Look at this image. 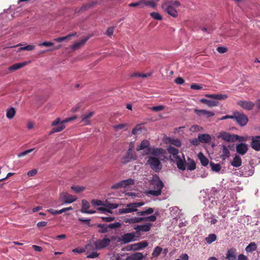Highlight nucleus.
I'll return each instance as SVG.
<instances>
[{"mask_svg":"<svg viewBox=\"0 0 260 260\" xmlns=\"http://www.w3.org/2000/svg\"><path fill=\"white\" fill-rule=\"evenodd\" d=\"M216 50L220 53H224L228 51V48L225 47H218Z\"/></svg>","mask_w":260,"mask_h":260,"instance_id":"nucleus-59","label":"nucleus"},{"mask_svg":"<svg viewBox=\"0 0 260 260\" xmlns=\"http://www.w3.org/2000/svg\"><path fill=\"white\" fill-rule=\"evenodd\" d=\"M225 258L228 260H236L237 259V252L236 249L234 248H232L229 249L226 253Z\"/></svg>","mask_w":260,"mask_h":260,"instance_id":"nucleus-24","label":"nucleus"},{"mask_svg":"<svg viewBox=\"0 0 260 260\" xmlns=\"http://www.w3.org/2000/svg\"><path fill=\"white\" fill-rule=\"evenodd\" d=\"M150 109L153 111L158 112L163 110L165 109V107L162 105H159L152 107Z\"/></svg>","mask_w":260,"mask_h":260,"instance_id":"nucleus-52","label":"nucleus"},{"mask_svg":"<svg viewBox=\"0 0 260 260\" xmlns=\"http://www.w3.org/2000/svg\"><path fill=\"white\" fill-rule=\"evenodd\" d=\"M89 39V37H86L82 40H80V41H78L75 44H74L72 46L71 48L73 50H76L81 46H83L85 43L87 41V40Z\"/></svg>","mask_w":260,"mask_h":260,"instance_id":"nucleus-32","label":"nucleus"},{"mask_svg":"<svg viewBox=\"0 0 260 260\" xmlns=\"http://www.w3.org/2000/svg\"><path fill=\"white\" fill-rule=\"evenodd\" d=\"M241 158L239 155H236L231 162V165L234 167L238 168L241 166Z\"/></svg>","mask_w":260,"mask_h":260,"instance_id":"nucleus-33","label":"nucleus"},{"mask_svg":"<svg viewBox=\"0 0 260 260\" xmlns=\"http://www.w3.org/2000/svg\"><path fill=\"white\" fill-rule=\"evenodd\" d=\"M144 6H149L151 8L155 9L156 7V4L152 1H148L145 0V3H144Z\"/></svg>","mask_w":260,"mask_h":260,"instance_id":"nucleus-48","label":"nucleus"},{"mask_svg":"<svg viewBox=\"0 0 260 260\" xmlns=\"http://www.w3.org/2000/svg\"><path fill=\"white\" fill-rule=\"evenodd\" d=\"M234 119L241 126L245 125L248 122V118L242 113L236 112L234 113Z\"/></svg>","mask_w":260,"mask_h":260,"instance_id":"nucleus-7","label":"nucleus"},{"mask_svg":"<svg viewBox=\"0 0 260 260\" xmlns=\"http://www.w3.org/2000/svg\"><path fill=\"white\" fill-rule=\"evenodd\" d=\"M136 235L134 233L124 234L121 236L119 241H121L123 243H128L131 241H135Z\"/></svg>","mask_w":260,"mask_h":260,"instance_id":"nucleus-14","label":"nucleus"},{"mask_svg":"<svg viewBox=\"0 0 260 260\" xmlns=\"http://www.w3.org/2000/svg\"><path fill=\"white\" fill-rule=\"evenodd\" d=\"M60 197L66 203H72L76 200V198L74 196L66 192L61 193Z\"/></svg>","mask_w":260,"mask_h":260,"instance_id":"nucleus-19","label":"nucleus"},{"mask_svg":"<svg viewBox=\"0 0 260 260\" xmlns=\"http://www.w3.org/2000/svg\"><path fill=\"white\" fill-rule=\"evenodd\" d=\"M126 126H127V124H126V123H120L119 124L114 125L113 128L115 130H118V129H121L124 128L125 127H126Z\"/></svg>","mask_w":260,"mask_h":260,"instance_id":"nucleus-54","label":"nucleus"},{"mask_svg":"<svg viewBox=\"0 0 260 260\" xmlns=\"http://www.w3.org/2000/svg\"><path fill=\"white\" fill-rule=\"evenodd\" d=\"M250 146L255 151L260 150V136L252 137Z\"/></svg>","mask_w":260,"mask_h":260,"instance_id":"nucleus-15","label":"nucleus"},{"mask_svg":"<svg viewBox=\"0 0 260 260\" xmlns=\"http://www.w3.org/2000/svg\"><path fill=\"white\" fill-rule=\"evenodd\" d=\"M145 3V0H140L138 2L136 3H132L128 4V7H140L141 8H144V3Z\"/></svg>","mask_w":260,"mask_h":260,"instance_id":"nucleus-41","label":"nucleus"},{"mask_svg":"<svg viewBox=\"0 0 260 260\" xmlns=\"http://www.w3.org/2000/svg\"><path fill=\"white\" fill-rule=\"evenodd\" d=\"M188 162L186 164L187 169L190 171L195 170L196 168V164L194 161L190 158H188Z\"/></svg>","mask_w":260,"mask_h":260,"instance_id":"nucleus-37","label":"nucleus"},{"mask_svg":"<svg viewBox=\"0 0 260 260\" xmlns=\"http://www.w3.org/2000/svg\"><path fill=\"white\" fill-rule=\"evenodd\" d=\"M194 112L199 116L204 115L206 118H207L212 117L215 115V113L213 112L207 111L206 110H198L195 109H194Z\"/></svg>","mask_w":260,"mask_h":260,"instance_id":"nucleus-20","label":"nucleus"},{"mask_svg":"<svg viewBox=\"0 0 260 260\" xmlns=\"http://www.w3.org/2000/svg\"><path fill=\"white\" fill-rule=\"evenodd\" d=\"M27 64L26 62H23L20 63H16L14 64L13 65L9 67V70L10 71H14L15 70H18L25 65Z\"/></svg>","mask_w":260,"mask_h":260,"instance_id":"nucleus-35","label":"nucleus"},{"mask_svg":"<svg viewBox=\"0 0 260 260\" xmlns=\"http://www.w3.org/2000/svg\"><path fill=\"white\" fill-rule=\"evenodd\" d=\"M94 115V112L90 111L87 113L82 114L81 116V122L84 123V125L90 124V118Z\"/></svg>","mask_w":260,"mask_h":260,"instance_id":"nucleus-17","label":"nucleus"},{"mask_svg":"<svg viewBox=\"0 0 260 260\" xmlns=\"http://www.w3.org/2000/svg\"><path fill=\"white\" fill-rule=\"evenodd\" d=\"M76 35V32H74V33L70 34L69 35H67L66 36L55 38L54 39V41H55L56 42H61L62 41H66V40L70 39V38L72 37H74Z\"/></svg>","mask_w":260,"mask_h":260,"instance_id":"nucleus-36","label":"nucleus"},{"mask_svg":"<svg viewBox=\"0 0 260 260\" xmlns=\"http://www.w3.org/2000/svg\"><path fill=\"white\" fill-rule=\"evenodd\" d=\"M200 102L202 103L206 104L209 107L216 106L218 104V102L217 101L209 100L206 99H201Z\"/></svg>","mask_w":260,"mask_h":260,"instance_id":"nucleus-34","label":"nucleus"},{"mask_svg":"<svg viewBox=\"0 0 260 260\" xmlns=\"http://www.w3.org/2000/svg\"><path fill=\"white\" fill-rule=\"evenodd\" d=\"M85 251L84 248L82 247H78L77 248L72 250V252L74 253H81Z\"/></svg>","mask_w":260,"mask_h":260,"instance_id":"nucleus-58","label":"nucleus"},{"mask_svg":"<svg viewBox=\"0 0 260 260\" xmlns=\"http://www.w3.org/2000/svg\"><path fill=\"white\" fill-rule=\"evenodd\" d=\"M71 189L73 190H74V191L76 192V193H79V192H81L82 191H83L84 189V187H80V186H72L71 187Z\"/></svg>","mask_w":260,"mask_h":260,"instance_id":"nucleus-53","label":"nucleus"},{"mask_svg":"<svg viewBox=\"0 0 260 260\" xmlns=\"http://www.w3.org/2000/svg\"><path fill=\"white\" fill-rule=\"evenodd\" d=\"M190 88L194 90H201L203 89V87L199 84L193 83L191 85Z\"/></svg>","mask_w":260,"mask_h":260,"instance_id":"nucleus-56","label":"nucleus"},{"mask_svg":"<svg viewBox=\"0 0 260 260\" xmlns=\"http://www.w3.org/2000/svg\"><path fill=\"white\" fill-rule=\"evenodd\" d=\"M38 172V170L36 169H34L31 171H29L27 172V175L29 177L34 176L36 174H37Z\"/></svg>","mask_w":260,"mask_h":260,"instance_id":"nucleus-64","label":"nucleus"},{"mask_svg":"<svg viewBox=\"0 0 260 260\" xmlns=\"http://www.w3.org/2000/svg\"><path fill=\"white\" fill-rule=\"evenodd\" d=\"M150 16L155 20H161L162 17L158 12H152L150 14Z\"/></svg>","mask_w":260,"mask_h":260,"instance_id":"nucleus-46","label":"nucleus"},{"mask_svg":"<svg viewBox=\"0 0 260 260\" xmlns=\"http://www.w3.org/2000/svg\"><path fill=\"white\" fill-rule=\"evenodd\" d=\"M144 258V255L141 252H136L127 256L125 260H141Z\"/></svg>","mask_w":260,"mask_h":260,"instance_id":"nucleus-26","label":"nucleus"},{"mask_svg":"<svg viewBox=\"0 0 260 260\" xmlns=\"http://www.w3.org/2000/svg\"><path fill=\"white\" fill-rule=\"evenodd\" d=\"M148 246V243L146 241H141L138 243L133 244L132 248L135 250H140Z\"/></svg>","mask_w":260,"mask_h":260,"instance_id":"nucleus-28","label":"nucleus"},{"mask_svg":"<svg viewBox=\"0 0 260 260\" xmlns=\"http://www.w3.org/2000/svg\"><path fill=\"white\" fill-rule=\"evenodd\" d=\"M238 105L244 109L247 110H252L254 106V104L250 101H240L238 103Z\"/></svg>","mask_w":260,"mask_h":260,"instance_id":"nucleus-22","label":"nucleus"},{"mask_svg":"<svg viewBox=\"0 0 260 260\" xmlns=\"http://www.w3.org/2000/svg\"><path fill=\"white\" fill-rule=\"evenodd\" d=\"M34 150H35V148H31V149H28L23 152L18 153L17 156L18 157H21L24 156L28 154V153L32 152Z\"/></svg>","mask_w":260,"mask_h":260,"instance_id":"nucleus-50","label":"nucleus"},{"mask_svg":"<svg viewBox=\"0 0 260 260\" xmlns=\"http://www.w3.org/2000/svg\"><path fill=\"white\" fill-rule=\"evenodd\" d=\"M152 224L150 223H147L143 225H138L134 229L136 230L135 234L136 235L140 234L141 232H147L150 230Z\"/></svg>","mask_w":260,"mask_h":260,"instance_id":"nucleus-13","label":"nucleus"},{"mask_svg":"<svg viewBox=\"0 0 260 260\" xmlns=\"http://www.w3.org/2000/svg\"><path fill=\"white\" fill-rule=\"evenodd\" d=\"M77 118V116H74L71 117H69L68 118H66L62 121H61L60 124H59V126L57 127H54L52 131L50 132V135H51L54 133L59 132L62 131L64 128L65 125H64V123L68 122L69 121H72L73 120L76 119Z\"/></svg>","mask_w":260,"mask_h":260,"instance_id":"nucleus-10","label":"nucleus"},{"mask_svg":"<svg viewBox=\"0 0 260 260\" xmlns=\"http://www.w3.org/2000/svg\"><path fill=\"white\" fill-rule=\"evenodd\" d=\"M154 210L152 208H149L144 211H137V215L141 217H134V223H140L146 221L145 216L153 213Z\"/></svg>","mask_w":260,"mask_h":260,"instance_id":"nucleus-5","label":"nucleus"},{"mask_svg":"<svg viewBox=\"0 0 260 260\" xmlns=\"http://www.w3.org/2000/svg\"><path fill=\"white\" fill-rule=\"evenodd\" d=\"M174 162L176 163L178 168L180 170L184 171L185 170L186 161L185 158H183L182 159L181 157L178 159L175 160Z\"/></svg>","mask_w":260,"mask_h":260,"instance_id":"nucleus-30","label":"nucleus"},{"mask_svg":"<svg viewBox=\"0 0 260 260\" xmlns=\"http://www.w3.org/2000/svg\"><path fill=\"white\" fill-rule=\"evenodd\" d=\"M146 164L156 173L159 172L162 168L159 158L155 156H148Z\"/></svg>","mask_w":260,"mask_h":260,"instance_id":"nucleus-2","label":"nucleus"},{"mask_svg":"<svg viewBox=\"0 0 260 260\" xmlns=\"http://www.w3.org/2000/svg\"><path fill=\"white\" fill-rule=\"evenodd\" d=\"M216 235L214 234H209L208 236L205 238V241L208 244H211L216 241Z\"/></svg>","mask_w":260,"mask_h":260,"instance_id":"nucleus-42","label":"nucleus"},{"mask_svg":"<svg viewBox=\"0 0 260 260\" xmlns=\"http://www.w3.org/2000/svg\"><path fill=\"white\" fill-rule=\"evenodd\" d=\"M150 144L149 141L144 140L141 142L140 146L137 147L136 150L139 151L141 150L147 149V152H148L149 151V148H150Z\"/></svg>","mask_w":260,"mask_h":260,"instance_id":"nucleus-25","label":"nucleus"},{"mask_svg":"<svg viewBox=\"0 0 260 260\" xmlns=\"http://www.w3.org/2000/svg\"><path fill=\"white\" fill-rule=\"evenodd\" d=\"M150 76V74L140 73H134L132 74L130 76L131 77H142V78H147L148 76Z\"/></svg>","mask_w":260,"mask_h":260,"instance_id":"nucleus-45","label":"nucleus"},{"mask_svg":"<svg viewBox=\"0 0 260 260\" xmlns=\"http://www.w3.org/2000/svg\"><path fill=\"white\" fill-rule=\"evenodd\" d=\"M133 145H129L128 150L122 158L121 161L123 164H125L137 159V156L136 152L133 151Z\"/></svg>","mask_w":260,"mask_h":260,"instance_id":"nucleus-4","label":"nucleus"},{"mask_svg":"<svg viewBox=\"0 0 260 260\" xmlns=\"http://www.w3.org/2000/svg\"><path fill=\"white\" fill-rule=\"evenodd\" d=\"M111 243V240L106 236L103 239L97 240L95 243V246L97 249H101L108 246Z\"/></svg>","mask_w":260,"mask_h":260,"instance_id":"nucleus-9","label":"nucleus"},{"mask_svg":"<svg viewBox=\"0 0 260 260\" xmlns=\"http://www.w3.org/2000/svg\"><path fill=\"white\" fill-rule=\"evenodd\" d=\"M180 6V3L177 1L166 0L162 2L161 8L168 15L173 18H177L178 16L177 9Z\"/></svg>","mask_w":260,"mask_h":260,"instance_id":"nucleus-1","label":"nucleus"},{"mask_svg":"<svg viewBox=\"0 0 260 260\" xmlns=\"http://www.w3.org/2000/svg\"><path fill=\"white\" fill-rule=\"evenodd\" d=\"M16 114V111L14 108H11L7 110L6 116L8 119H12Z\"/></svg>","mask_w":260,"mask_h":260,"instance_id":"nucleus-43","label":"nucleus"},{"mask_svg":"<svg viewBox=\"0 0 260 260\" xmlns=\"http://www.w3.org/2000/svg\"><path fill=\"white\" fill-rule=\"evenodd\" d=\"M207 98L218 100H223L228 98L226 94H207L205 95Z\"/></svg>","mask_w":260,"mask_h":260,"instance_id":"nucleus-27","label":"nucleus"},{"mask_svg":"<svg viewBox=\"0 0 260 260\" xmlns=\"http://www.w3.org/2000/svg\"><path fill=\"white\" fill-rule=\"evenodd\" d=\"M175 82L178 85H181L184 83V80L181 77H177L175 79Z\"/></svg>","mask_w":260,"mask_h":260,"instance_id":"nucleus-63","label":"nucleus"},{"mask_svg":"<svg viewBox=\"0 0 260 260\" xmlns=\"http://www.w3.org/2000/svg\"><path fill=\"white\" fill-rule=\"evenodd\" d=\"M142 128L141 124H137L136 127L133 129L132 132V134L134 135H137L138 133L142 130Z\"/></svg>","mask_w":260,"mask_h":260,"instance_id":"nucleus-47","label":"nucleus"},{"mask_svg":"<svg viewBox=\"0 0 260 260\" xmlns=\"http://www.w3.org/2000/svg\"><path fill=\"white\" fill-rule=\"evenodd\" d=\"M221 148L222 153L220 155V158L222 160H224L230 156V152L228 147L225 145H222Z\"/></svg>","mask_w":260,"mask_h":260,"instance_id":"nucleus-31","label":"nucleus"},{"mask_svg":"<svg viewBox=\"0 0 260 260\" xmlns=\"http://www.w3.org/2000/svg\"><path fill=\"white\" fill-rule=\"evenodd\" d=\"M210 165L213 171L218 172L221 170V166L219 164H214L213 162L211 161Z\"/></svg>","mask_w":260,"mask_h":260,"instance_id":"nucleus-44","label":"nucleus"},{"mask_svg":"<svg viewBox=\"0 0 260 260\" xmlns=\"http://www.w3.org/2000/svg\"><path fill=\"white\" fill-rule=\"evenodd\" d=\"M82 203V208L80 210L81 213L87 214H93L95 213V211L88 210L90 207V205L87 201L83 200Z\"/></svg>","mask_w":260,"mask_h":260,"instance_id":"nucleus-21","label":"nucleus"},{"mask_svg":"<svg viewBox=\"0 0 260 260\" xmlns=\"http://www.w3.org/2000/svg\"><path fill=\"white\" fill-rule=\"evenodd\" d=\"M164 184L161 181L159 180L155 182V188L156 189L149 190L148 193L154 196H158L161 193V189L163 188Z\"/></svg>","mask_w":260,"mask_h":260,"instance_id":"nucleus-11","label":"nucleus"},{"mask_svg":"<svg viewBox=\"0 0 260 260\" xmlns=\"http://www.w3.org/2000/svg\"><path fill=\"white\" fill-rule=\"evenodd\" d=\"M135 183L134 180L132 179H127L116 183L111 186V189H117L122 188H125L127 186L134 185Z\"/></svg>","mask_w":260,"mask_h":260,"instance_id":"nucleus-8","label":"nucleus"},{"mask_svg":"<svg viewBox=\"0 0 260 260\" xmlns=\"http://www.w3.org/2000/svg\"><path fill=\"white\" fill-rule=\"evenodd\" d=\"M137 211L138 209L135 208L132 203L126 204L125 208L119 209L118 210L119 213L121 214Z\"/></svg>","mask_w":260,"mask_h":260,"instance_id":"nucleus-18","label":"nucleus"},{"mask_svg":"<svg viewBox=\"0 0 260 260\" xmlns=\"http://www.w3.org/2000/svg\"><path fill=\"white\" fill-rule=\"evenodd\" d=\"M162 250H163L162 248L161 247H160V246H157L155 247L152 252V257L156 258L157 256H158L160 254Z\"/></svg>","mask_w":260,"mask_h":260,"instance_id":"nucleus-40","label":"nucleus"},{"mask_svg":"<svg viewBox=\"0 0 260 260\" xmlns=\"http://www.w3.org/2000/svg\"><path fill=\"white\" fill-rule=\"evenodd\" d=\"M146 221H155L156 219V217L154 215H152L148 216H145Z\"/></svg>","mask_w":260,"mask_h":260,"instance_id":"nucleus-57","label":"nucleus"},{"mask_svg":"<svg viewBox=\"0 0 260 260\" xmlns=\"http://www.w3.org/2000/svg\"><path fill=\"white\" fill-rule=\"evenodd\" d=\"M105 206L108 208V209H116L118 207V205L117 204L111 203L109 202H106Z\"/></svg>","mask_w":260,"mask_h":260,"instance_id":"nucleus-49","label":"nucleus"},{"mask_svg":"<svg viewBox=\"0 0 260 260\" xmlns=\"http://www.w3.org/2000/svg\"><path fill=\"white\" fill-rule=\"evenodd\" d=\"M35 48V46L33 45H28L24 47H22L19 48V50H27L31 51Z\"/></svg>","mask_w":260,"mask_h":260,"instance_id":"nucleus-51","label":"nucleus"},{"mask_svg":"<svg viewBox=\"0 0 260 260\" xmlns=\"http://www.w3.org/2000/svg\"><path fill=\"white\" fill-rule=\"evenodd\" d=\"M164 150L163 149L160 148H156L151 149L149 148V151L148 152H145L146 155L150 154L151 156H155L157 158H159L160 155L164 152Z\"/></svg>","mask_w":260,"mask_h":260,"instance_id":"nucleus-16","label":"nucleus"},{"mask_svg":"<svg viewBox=\"0 0 260 260\" xmlns=\"http://www.w3.org/2000/svg\"><path fill=\"white\" fill-rule=\"evenodd\" d=\"M257 249V245L254 242L250 243L245 248V250L247 253L252 252L255 251Z\"/></svg>","mask_w":260,"mask_h":260,"instance_id":"nucleus-39","label":"nucleus"},{"mask_svg":"<svg viewBox=\"0 0 260 260\" xmlns=\"http://www.w3.org/2000/svg\"><path fill=\"white\" fill-rule=\"evenodd\" d=\"M93 3H92V4H86L84 6H83L81 9H80V11H85L87 9L91 8L93 5Z\"/></svg>","mask_w":260,"mask_h":260,"instance_id":"nucleus-61","label":"nucleus"},{"mask_svg":"<svg viewBox=\"0 0 260 260\" xmlns=\"http://www.w3.org/2000/svg\"><path fill=\"white\" fill-rule=\"evenodd\" d=\"M248 149V145L245 143H241L236 146L237 152L241 155H243L246 153Z\"/></svg>","mask_w":260,"mask_h":260,"instance_id":"nucleus-23","label":"nucleus"},{"mask_svg":"<svg viewBox=\"0 0 260 260\" xmlns=\"http://www.w3.org/2000/svg\"><path fill=\"white\" fill-rule=\"evenodd\" d=\"M114 32V27H108L106 32V34L109 37H111L113 35Z\"/></svg>","mask_w":260,"mask_h":260,"instance_id":"nucleus-60","label":"nucleus"},{"mask_svg":"<svg viewBox=\"0 0 260 260\" xmlns=\"http://www.w3.org/2000/svg\"><path fill=\"white\" fill-rule=\"evenodd\" d=\"M101 218L102 219L103 221L105 222H111L115 219V217H102Z\"/></svg>","mask_w":260,"mask_h":260,"instance_id":"nucleus-62","label":"nucleus"},{"mask_svg":"<svg viewBox=\"0 0 260 260\" xmlns=\"http://www.w3.org/2000/svg\"><path fill=\"white\" fill-rule=\"evenodd\" d=\"M171 143L172 145H174L177 147H180L181 145V143L179 139H173L171 141Z\"/></svg>","mask_w":260,"mask_h":260,"instance_id":"nucleus-55","label":"nucleus"},{"mask_svg":"<svg viewBox=\"0 0 260 260\" xmlns=\"http://www.w3.org/2000/svg\"><path fill=\"white\" fill-rule=\"evenodd\" d=\"M167 150L170 154V159L171 161L174 162L175 160L180 158L178 155L179 150L173 146H169L167 148Z\"/></svg>","mask_w":260,"mask_h":260,"instance_id":"nucleus-12","label":"nucleus"},{"mask_svg":"<svg viewBox=\"0 0 260 260\" xmlns=\"http://www.w3.org/2000/svg\"><path fill=\"white\" fill-rule=\"evenodd\" d=\"M199 158L203 166H206L208 165L209 160L202 152L199 154Z\"/></svg>","mask_w":260,"mask_h":260,"instance_id":"nucleus-38","label":"nucleus"},{"mask_svg":"<svg viewBox=\"0 0 260 260\" xmlns=\"http://www.w3.org/2000/svg\"><path fill=\"white\" fill-rule=\"evenodd\" d=\"M198 139L200 142L202 143H208L211 140L210 136L206 134H199L198 135Z\"/></svg>","mask_w":260,"mask_h":260,"instance_id":"nucleus-29","label":"nucleus"},{"mask_svg":"<svg viewBox=\"0 0 260 260\" xmlns=\"http://www.w3.org/2000/svg\"><path fill=\"white\" fill-rule=\"evenodd\" d=\"M219 137L222 138L223 140L227 142H234L235 140L243 141L241 137L237 135H231L225 132L220 133Z\"/></svg>","mask_w":260,"mask_h":260,"instance_id":"nucleus-6","label":"nucleus"},{"mask_svg":"<svg viewBox=\"0 0 260 260\" xmlns=\"http://www.w3.org/2000/svg\"><path fill=\"white\" fill-rule=\"evenodd\" d=\"M121 224L116 222L115 223H110L109 224L106 223H99L96 225V227L99 228L98 231L99 233L105 234L109 232L110 229H115L120 228Z\"/></svg>","mask_w":260,"mask_h":260,"instance_id":"nucleus-3","label":"nucleus"}]
</instances>
